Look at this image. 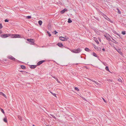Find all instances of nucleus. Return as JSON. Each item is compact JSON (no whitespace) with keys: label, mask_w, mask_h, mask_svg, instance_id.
<instances>
[{"label":"nucleus","mask_w":126,"mask_h":126,"mask_svg":"<svg viewBox=\"0 0 126 126\" xmlns=\"http://www.w3.org/2000/svg\"><path fill=\"white\" fill-rule=\"evenodd\" d=\"M67 48L69 49L71 52L76 53H79L82 50L81 49L79 48H78L77 49H74L73 50L71 49L68 48Z\"/></svg>","instance_id":"f257e3e1"},{"label":"nucleus","mask_w":126,"mask_h":126,"mask_svg":"<svg viewBox=\"0 0 126 126\" xmlns=\"http://www.w3.org/2000/svg\"><path fill=\"white\" fill-rule=\"evenodd\" d=\"M10 36L12 38H19L20 37V35L18 34H11Z\"/></svg>","instance_id":"f03ea898"},{"label":"nucleus","mask_w":126,"mask_h":126,"mask_svg":"<svg viewBox=\"0 0 126 126\" xmlns=\"http://www.w3.org/2000/svg\"><path fill=\"white\" fill-rule=\"evenodd\" d=\"M11 35V34H4L1 35V36L3 38H5L8 36H10Z\"/></svg>","instance_id":"7ed1b4c3"},{"label":"nucleus","mask_w":126,"mask_h":126,"mask_svg":"<svg viewBox=\"0 0 126 126\" xmlns=\"http://www.w3.org/2000/svg\"><path fill=\"white\" fill-rule=\"evenodd\" d=\"M103 16L105 19H106L107 20L110 22L111 23H113V21L110 20V19L107 16H106L104 14H103Z\"/></svg>","instance_id":"20e7f679"},{"label":"nucleus","mask_w":126,"mask_h":126,"mask_svg":"<svg viewBox=\"0 0 126 126\" xmlns=\"http://www.w3.org/2000/svg\"><path fill=\"white\" fill-rule=\"evenodd\" d=\"M8 58L11 60H12L13 61H15L17 60L14 57L11 56V55H9L7 57Z\"/></svg>","instance_id":"39448f33"},{"label":"nucleus","mask_w":126,"mask_h":126,"mask_svg":"<svg viewBox=\"0 0 126 126\" xmlns=\"http://www.w3.org/2000/svg\"><path fill=\"white\" fill-rule=\"evenodd\" d=\"M59 39L60 40L64 41H66L68 39V38H65L61 36L59 37Z\"/></svg>","instance_id":"423d86ee"},{"label":"nucleus","mask_w":126,"mask_h":126,"mask_svg":"<svg viewBox=\"0 0 126 126\" xmlns=\"http://www.w3.org/2000/svg\"><path fill=\"white\" fill-rule=\"evenodd\" d=\"M93 46L95 49L99 51H100L101 50V48L100 47H96V46L94 44L93 45Z\"/></svg>","instance_id":"0eeeda50"},{"label":"nucleus","mask_w":126,"mask_h":126,"mask_svg":"<svg viewBox=\"0 0 126 126\" xmlns=\"http://www.w3.org/2000/svg\"><path fill=\"white\" fill-rule=\"evenodd\" d=\"M46 61L45 60H43L39 61V62L37 63V64L38 65H39L42 64L43 63Z\"/></svg>","instance_id":"6e6552de"},{"label":"nucleus","mask_w":126,"mask_h":126,"mask_svg":"<svg viewBox=\"0 0 126 126\" xmlns=\"http://www.w3.org/2000/svg\"><path fill=\"white\" fill-rule=\"evenodd\" d=\"M67 11V9L66 8H65L60 11V13L61 14H63L66 11Z\"/></svg>","instance_id":"1a4fd4ad"},{"label":"nucleus","mask_w":126,"mask_h":126,"mask_svg":"<svg viewBox=\"0 0 126 126\" xmlns=\"http://www.w3.org/2000/svg\"><path fill=\"white\" fill-rule=\"evenodd\" d=\"M57 45L63 48L64 47L62 43H58L57 44Z\"/></svg>","instance_id":"9d476101"},{"label":"nucleus","mask_w":126,"mask_h":126,"mask_svg":"<svg viewBox=\"0 0 126 126\" xmlns=\"http://www.w3.org/2000/svg\"><path fill=\"white\" fill-rule=\"evenodd\" d=\"M37 66L36 65H31L30 66V68L31 69H33L35 68Z\"/></svg>","instance_id":"9b49d317"},{"label":"nucleus","mask_w":126,"mask_h":126,"mask_svg":"<svg viewBox=\"0 0 126 126\" xmlns=\"http://www.w3.org/2000/svg\"><path fill=\"white\" fill-rule=\"evenodd\" d=\"M29 43L31 45H34L35 44L34 43V40H33V41H32L30 42H29Z\"/></svg>","instance_id":"f8f14e48"},{"label":"nucleus","mask_w":126,"mask_h":126,"mask_svg":"<svg viewBox=\"0 0 126 126\" xmlns=\"http://www.w3.org/2000/svg\"><path fill=\"white\" fill-rule=\"evenodd\" d=\"M0 95H2L5 98H7V97L5 95L1 92H0Z\"/></svg>","instance_id":"ddd939ff"},{"label":"nucleus","mask_w":126,"mask_h":126,"mask_svg":"<svg viewBox=\"0 0 126 126\" xmlns=\"http://www.w3.org/2000/svg\"><path fill=\"white\" fill-rule=\"evenodd\" d=\"M33 39H31V38H30V39H27V40L30 42H31L32 41H33Z\"/></svg>","instance_id":"4468645a"},{"label":"nucleus","mask_w":126,"mask_h":126,"mask_svg":"<svg viewBox=\"0 0 126 126\" xmlns=\"http://www.w3.org/2000/svg\"><path fill=\"white\" fill-rule=\"evenodd\" d=\"M85 50L86 51L89 52H90V51H91L88 48H85Z\"/></svg>","instance_id":"2eb2a0df"},{"label":"nucleus","mask_w":126,"mask_h":126,"mask_svg":"<svg viewBox=\"0 0 126 126\" xmlns=\"http://www.w3.org/2000/svg\"><path fill=\"white\" fill-rule=\"evenodd\" d=\"M38 23L40 26L41 25L42 23V22L41 20H39L38 22Z\"/></svg>","instance_id":"dca6fc26"},{"label":"nucleus","mask_w":126,"mask_h":126,"mask_svg":"<svg viewBox=\"0 0 126 126\" xmlns=\"http://www.w3.org/2000/svg\"><path fill=\"white\" fill-rule=\"evenodd\" d=\"M3 121L6 123L7 122V119L6 118H4L3 119Z\"/></svg>","instance_id":"f3484780"},{"label":"nucleus","mask_w":126,"mask_h":126,"mask_svg":"<svg viewBox=\"0 0 126 126\" xmlns=\"http://www.w3.org/2000/svg\"><path fill=\"white\" fill-rule=\"evenodd\" d=\"M72 21L71 20L70 18H68V22L69 23H70L72 22Z\"/></svg>","instance_id":"a211bd4d"},{"label":"nucleus","mask_w":126,"mask_h":126,"mask_svg":"<svg viewBox=\"0 0 126 126\" xmlns=\"http://www.w3.org/2000/svg\"><path fill=\"white\" fill-rule=\"evenodd\" d=\"M105 69L107 71H110L108 66H106L105 68Z\"/></svg>","instance_id":"6ab92c4d"},{"label":"nucleus","mask_w":126,"mask_h":126,"mask_svg":"<svg viewBox=\"0 0 126 126\" xmlns=\"http://www.w3.org/2000/svg\"><path fill=\"white\" fill-rule=\"evenodd\" d=\"M93 56H94L95 57H97V55L95 53H94V52L93 53Z\"/></svg>","instance_id":"aec40b11"},{"label":"nucleus","mask_w":126,"mask_h":126,"mask_svg":"<svg viewBox=\"0 0 126 126\" xmlns=\"http://www.w3.org/2000/svg\"><path fill=\"white\" fill-rule=\"evenodd\" d=\"M21 68L23 69H24L26 68V67L24 65H21Z\"/></svg>","instance_id":"412c9836"},{"label":"nucleus","mask_w":126,"mask_h":126,"mask_svg":"<svg viewBox=\"0 0 126 126\" xmlns=\"http://www.w3.org/2000/svg\"><path fill=\"white\" fill-rule=\"evenodd\" d=\"M0 109L1 111V112L3 114H5V112H4V110H3V109H2L1 108H0Z\"/></svg>","instance_id":"4be33fe9"},{"label":"nucleus","mask_w":126,"mask_h":126,"mask_svg":"<svg viewBox=\"0 0 126 126\" xmlns=\"http://www.w3.org/2000/svg\"><path fill=\"white\" fill-rule=\"evenodd\" d=\"M112 39L113 40V41H112V42L113 43H115L116 44H118V43L117 42L114 40V39Z\"/></svg>","instance_id":"5701e85b"},{"label":"nucleus","mask_w":126,"mask_h":126,"mask_svg":"<svg viewBox=\"0 0 126 126\" xmlns=\"http://www.w3.org/2000/svg\"><path fill=\"white\" fill-rule=\"evenodd\" d=\"M47 33L48 34L49 36H51V34L48 31H47Z\"/></svg>","instance_id":"b1692460"},{"label":"nucleus","mask_w":126,"mask_h":126,"mask_svg":"<svg viewBox=\"0 0 126 126\" xmlns=\"http://www.w3.org/2000/svg\"><path fill=\"white\" fill-rule=\"evenodd\" d=\"M117 10L118 11V13L119 14H120L121 13L120 11L119 10V8H117Z\"/></svg>","instance_id":"393cba45"},{"label":"nucleus","mask_w":126,"mask_h":126,"mask_svg":"<svg viewBox=\"0 0 126 126\" xmlns=\"http://www.w3.org/2000/svg\"><path fill=\"white\" fill-rule=\"evenodd\" d=\"M102 63L105 66H107V64L106 62H102Z\"/></svg>","instance_id":"a878e982"},{"label":"nucleus","mask_w":126,"mask_h":126,"mask_svg":"<svg viewBox=\"0 0 126 126\" xmlns=\"http://www.w3.org/2000/svg\"><path fill=\"white\" fill-rule=\"evenodd\" d=\"M75 90H76L77 91H79V89L77 87H75Z\"/></svg>","instance_id":"bb28decb"},{"label":"nucleus","mask_w":126,"mask_h":126,"mask_svg":"<svg viewBox=\"0 0 126 126\" xmlns=\"http://www.w3.org/2000/svg\"><path fill=\"white\" fill-rule=\"evenodd\" d=\"M50 115L52 117H53L56 120V118L54 115L51 114H50Z\"/></svg>","instance_id":"cd10ccee"},{"label":"nucleus","mask_w":126,"mask_h":126,"mask_svg":"<svg viewBox=\"0 0 126 126\" xmlns=\"http://www.w3.org/2000/svg\"><path fill=\"white\" fill-rule=\"evenodd\" d=\"M26 18L27 19H29L31 18V17L30 16H26Z\"/></svg>","instance_id":"c85d7f7f"},{"label":"nucleus","mask_w":126,"mask_h":126,"mask_svg":"<svg viewBox=\"0 0 126 126\" xmlns=\"http://www.w3.org/2000/svg\"><path fill=\"white\" fill-rule=\"evenodd\" d=\"M122 34L123 35H125L126 34V32L125 31H122Z\"/></svg>","instance_id":"c756f323"},{"label":"nucleus","mask_w":126,"mask_h":126,"mask_svg":"<svg viewBox=\"0 0 126 126\" xmlns=\"http://www.w3.org/2000/svg\"><path fill=\"white\" fill-rule=\"evenodd\" d=\"M95 41L96 43H97V44H99V42L97 40H95Z\"/></svg>","instance_id":"7c9ffc66"},{"label":"nucleus","mask_w":126,"mask_h":126,"mask_svg":"<svg viewBox=\"0 0 126 126\" xmlns=\"http://www.w3.org/2000/svg\"><path fill=\"white\" fill-rule=\"evenodd\" d=\"M5 22H8L9 21V20L8 19H6L4 20Z\"/></svg>","instance_id":"2f4dec72"},{"label":"nucleus","mask_w":126,"mask_h":126,"mask_svg":"<svg viewBox=\"0 0 126 126\" xmlns=\"http://www.w3.org/2000/svg\"><path fill=\"white\" fill-rule=\"evenodd\" d=\"M50 92L52 94V95L53 96H55V97H56V94H55L53 93H52L51 92Z\"/></svg>","instance_id":"473e14b6"},{"label":"nucleus","mask_w":126,"mask_h":126,"mask_svg":"<svg viewBox=\"0 0 126 126\" xmlns=\"http://www.w3.org/2000/svg\"><path fill=\"white\" fill-rule=\"evenodd\" d=\"M54 34H57V33H58V32H57L56 31H54Z\"/></svg>","instance_id":"72a5a7b5"},{"label":"nucleus","mask_w":126,"mask_h":126,"mask_svg":"<svg viewBox=\"0 0 126 126\" xmlns=\"http://www.w3.org/2000/svg\"><path fill=\"white\" fill-rule=\"evenodd\" d=\"M2 28V26L1 24H0V29Z\"/></svg>","instance_id":"f704fd0d"},{"label":"nucleus","mask_w":126,"mask_h":126,"mask_svg":"<svg viewBox=\"0 0 126 126\" xmlns=\"http://www.w3.org/2000/svg\"><path fill=\"white\" fill-rule=\"evenodd\" d=\"M102 98V99H103L104 101L105 102H106V101L105 99L104 98Z\"/></svg>","instance_id":"c9c22d12"},{"label":"nucleus","mask_w":126,"mask_h":126,"mask_svg":"<svg viewBox=\"0 0 126 126\" xmlns=\"http://www.w3.org/2000/svg\"><path fill=\"white\" fill-rule=\"evenodd\" d=\"M22 72H23L25 74V73H27V72H26L25 71H22Z\"/></svg>","instance_id":"e433bc0d"},{"label":"nucleus","mask_w":126,"mask_h":126,"mask_svg":"<svg viewBox=\"0 0 126 126\" xmlns=\"http://www.w3.org/2000/svg\"><path fill=\"white\" fill-rule=\"evenodd\" d=\"M115 34H117V32H116V31H114V32H113Z\"/></svg>","instance_id":"4c0bfd02"},{"label":"nucleus","mask_w":126,"mask_h":126,"mask_svg":"<svg viewBox=\"0 0 126 126\" xmlns=\"http://www.w3.org/2000/svg\"><path fill=\"white\" fill-rule=\"evenodd\" d=\"M118 81H121V80L120 79H118Z\"/></svg>","instance_id":"58836bf2"},{"label":"nucleus","mask_w":126,"mask_h":126,"mask_svg":"<svg viewBox=\"0 0 126 126\" xmlns=\"http://www.w3.org/2000/svg\"><path fill=\"white\" fill-rule=\"evenodd\" d=\"M102 50L103 51H105V48H102Z\"/></svg>","instance_id":"ea45409f"},{"label":"nucleus","mask_w":126,"mask_h":126,"mask_svg":"<svg viewBox=\"0 0 126 126\" xmlns=\"http://www.w3.org/2000/svg\"><path fill=\"white\" fill-rule=\"evenodd\" d=\"M95 83L96 84H98V83L96 82H95Z\"/></svg>","instance_id":"a19ab883"},{"label":"nucleus","mask_w":126,"mask_h":126,"mask_svg":"<svg viewBox=\"0 0 126 126\" xmlns=\"http://www.w3.org/2000/svg\"><path fill=\"white\" fill-rule=\"evenodd\" d=\"M118 52L120 54H121V53H122L121 52Z\"/></svg>","instance_id":"79ce46f5"},{"label":"nucleus","mask_w":126,"mask_h":126,"mask_svg":"<svg viewBox=\"0 0 126 126\" xmlns=\"http://www.w3.org/2000/svg\"><path fill=\"white\" fill-rule=\"evenodd\" d=\"M1 30H0V34H1Z\"/></svg>","instance_id":"37998d69"},{"label":"nucleus","mask_w":126,"mask_h":126,"mask_svg":"<svg viewBox=\"0 0 126 126\" xmlns=\"http://www.w3.org/2000/svg\"><path fill=\"white\" fill-rule=\"evenodd\" d=\"M93 82H96V81H95L94 80V81H93Z\"/></svg>","instance_id":"c03bdc74"},{"label":"nucleus","mask_w":126,"mask_h":126,"mask_svg":"<svg viewBox=\"0 0 126 126\" xmlns=\"http://www.w3.org/2000/svg\"><path fill=\"white\" fill-rule=\"evenodd\" d=\"M32 126H35V125H33Z\"/></svg>","instance_id":"a18cd8bd"},{"label":"nucleus","mask_w":126,"mask_h":126,"mask_svg":"<svg viewBox=\"0 0 126 126\" xmlns=\"http://www.w3.org/2000/svg\"><path fill=\"white\" fill-rule=\"evenodd\" d=\"M20 117H18L19 118H20L21 117L20 116Z\"/></svg>","instance_id":"49530a36"},{"label":"nucleus","mask_w":126,"mask_h":126,"mask_svg":"<svg viewBox=\"0 0 126 126\" xmlns=\"http://www.w3.org/2000/svg\"><path fill=\"white\" fill-rule=\"evenodd\" d=\"M20 117H18L19 118H20L21 117L20 116Z\"/></svg>","instance_id":"de8ad7c7"},{"label":"nucleus","mask_w":126,"mask_h":126,"mask_svg":"<svg viewBox=\"0 0 126 126\" xmlns=\"http://www.w3.org/2000/svg\"><path fill=\"white\" fill-rule=\"evenodd\" d=\"M20 117H18L19 118H20L21 117L20 116Z\"/></svg>","instance_id":"09e8293b"},{"label":"nucleus","mask_w":126,"mask_h":126,"mask_svg":"<svg viewBox=\"0 0 126 126\" xmlns=\"http://www.w3.org/2000/svg\"><path fill=\"white\" fill-rule=\"evenodd\" d=\"M20 117H18L19 118H20L21 117L20 116Z\"/></svg>","instance_id":"8fccbe9b"},{"label":"nucleus","mask_w":126,"mask_h":126,"mask_svg":"<svg viewBox=\"0 0 126 126\" xmlns=\"http://www.w3.org/2000/svg\"><path fill=\"white\" fill-rule=\"evenodd\" d=\"M76 65H78V63H76Z\"/></svg>","instance_id":"3c124183"},{"label":"nucleus","mask_w":126,"mask_h":126,"mask_svg":"<svg viewBox=\"0 0 126 126\" xmlns=\"http://www.w3.org/2000/svg\"><path fill=\"white\" fill-rule=\"evenodd\" d=\"M58 82H60V81H58Z\"/></svg>","instance_id":"603ef678"},{"label":"nucleus","mask_w":126,"mask_h":126,"mask_svg":"<svg viewBox=\"0 0 126 126\" xmlns=\"http://www.w3.org/2000/svg\"><path fill=\"white\" fill-rule=\"evenodd\" d=\"M97 18H97L96 19H97V20H98V19H97Z\"/></svg>","instance_id":"864d4df0"},{"label":"nucleus","mask_w":126,"mask_h":126,"mask_svg":"<svg viewBox=\"0 0 126 126\" xmlns=\"http://www.w3.org/2000/svg\"><path fill=\"white\" fill-rule=\"evenodd\" d=\"M97 18H97L96 19H97V20H98V19H97Z\"/></svg>","instance_id":"5fc2aeb1"},{"label":"nucleus","mask_w":126,"mask_h":126,"mask_svg":"<svg viewBox=\"0 0 126 126\" xmlns=\"http://www.w3.org/2000/svg\"><path fill=\"white\" fill-rule=\"evenodd\" d=\"M97 18H97L96 19H97V20H98V19H97Z\"/></svg>","instance_id":"6e6d98bb"},{"label":"nucleus","mask_w":126,"mask_h":126,"mask_svg":"<svg viewBox=\"0 0 126 126\" xmlns=\"http://www.w3.org/2000/svg\"><path fill=\"white\" fill-rule=\"evenodd\" d=\"M97 18H97L96 19H97V20H98V19H97Z\"/></svg>","instance_id":"4d7b16f0"},{"label":"nucleus","mask_w":126,"mask_h":126,"mask_svg":"<svg viewBox=\"0 0 126 126\" xmlns=\"http://www.w3.org/2000/svg\"><path fill=\"white\" fill-rule=\"evenodd\" d=\"M110 81H112V80H110Z\"/></svg>","instance_id":"13d9d810"},{"label":"nucleus","mask_w":126,"mask_h":126,"mask_svg":"<svg viewBox=\"0 0 126 126\" xmlns=\"http://www.w3.org/2000/svg\"><path fill=\"white\" fill-rule=\"evenodd\" d=\"M92 80V81H94V80Z\"/></svg>","instance_id":"bf43d9fd"}]
</instances>
